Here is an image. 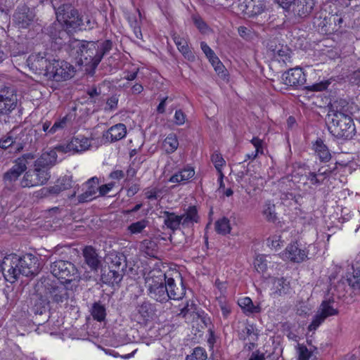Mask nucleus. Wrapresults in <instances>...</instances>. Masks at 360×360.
<instances>
[{
  "instance_id": "f257e3e1",
  "label": "nucleus",
  "mask_w": 360,
  "mask_h": 360,
  "mask_svg": "<svg viewBox=\"0 0 360 360\" xmlns=\"http://www.w3.org/2000/svg\"><path fill=\"white\" fill-rule=\"evenodd\" d=\"M56 20L44 28V33L49 37L51 47L60 50L71 39L70 34L81 30L84 25L82 17L79 11L70 3L52 2Z\"/></svg>"
},
{
  "instance_id": "f03ea898",
  "label": "nucleus",
  "mask_w": 360,
  "mask_h": 360,
  "mask_svg": "<svg viewBox=\"0 0 360 360\" xmlns=\"http://www.w3.org/2000/svg\"><path fill=\"white\" fill-rule=\"evenodd\" d=\"M69 54L77 60L82 65L96 68L104 56L112 49V42L107 39L102 41H81L70 39L65 46Z\"/></svg>"
},
{
  "instance_id": "7ed1b4c3",
  "label": "nucleus",
  "mask_w": 360,
  "mask_h": 360,
  "mask_svg": "<svg viewBox=\"0 0 360 360\" xmlns=\"http://www.w3.org/2000/svg\"><path fill=\"white\" fill-rule=\"evenodd\" d=\"M41 269L38 257L32 254H25L12 261L5 278L11 283L15 282L20 275L29 277L37 275Z\"/></svg>"
},
{
  "instance_id": "20e7f679",
  "label": "nucleus",
  "mask_w": 360,
  "mask_h": 360,
  "mask_svg": "<svg viewBox=\"0 0 360 360\" xmlns=\"http://www.w3.org/2000/svg\"><path fill=\"white\" fill-rule=\"evenodd\" d=\"M326 122L328 131L337 139H351L356 134L355 125L350 115L327 114Z\"/></svg>"
},
{
  "instance_id": "39448f33",
  "label": "nucleus",
  "mask_w": 360,
  "mask_h": 360,
  "mask_svg": "<svg viewBox=\"0 0 360 360\" xmlns=\"http://www.w3.org/2000/svg\"><path fill=\"white\" fill-rule=\"evenodd\" d=\"M40 281L48 299L54 303H66L74 295V290L72 286L69 287L70 284L52 280L49 276L41 277Z\"/></svg>"
},
{
  "instance_id": "423d86ee",
  "label": "nucleus",
  "mask_w": 360,
  "mask_h": 360,
  "mask_svg": "<svg viewBox=\"0 0 360 360\" xmlns=\"http://www.w3.org/2000/svg\"><path fill=\"white\" fill-rule=\"evenodd\" d=\"M166 278L167 275L160 271L150 272L146 278V288L151 299L161 303L169 301Z\"/></svg>"
},
{
  "instance_id": "0eeeda50",
  "label": "nucleus",
  "mask_w": 360,
  "mask_h": 360,
  "mask_svg": "<svg viewBox=\"0 0 360 360\" xmlns=\"http://www.w3.org/2000/svg\"><path fill=\"white\" fill-rule=\"evenodd\" d=\"M50 271L53 276L58 280H64L63 283L70 284L79 277L75 265L70 261L57 260L50 265Z\"/></svg>"
},
{
  "instance_id": "6e6552de",
  "label": "nucleus",
  "mask_w": 360,
  "mask_h": 360,
  "mask_svg": "<svg viewBox=\"0 0 360 360\" xmlns=\"http://www.w3.org/2000/svg\"><path fill=\"white\" fill-rule=\"evenodd\" d=\"M74 75V68L65 60H56L53 58L46 79L56 82L65 81Z\"/></svg>"
},
{
  "instance_id": "1a4fd4ad",
  "label": "nucleus",
  "mask_w": 360,
  "mask_h": 360,
  "mask_svg": "<svg viewBox=\"0 0 360 360\" xmlns=\"http://www.w3.org/2000/svg\"><path fill=\"white\" fill-rule=\"evenodd\" d=\"M34 155L32 153H26L17 158L13 167L4 173L3 179L6 185H11L17 181L19 176L27 169L30 161L34 160Z\"/></svg>"
},
{
  "instance_id": "9d476101",
  "label": "nucleus",
  "mask_w": 360,
  "mask_h": 360,
  "mask_svg": "<svg viewBox=\"0 0 360 360\" xmlns=\"http://www.w3.org/2000/svg\"><path fill=\"white\" fill-rule=\"evenodd\" d=\"M51 177L50 172L34 167L33 169L25 171V173L20 180L22 188H30L44 185Z\"/></svg>"
},
{
  "instance_id": "9b49d317",
  "label": "nucleus",
  "mask_w": 360,
  "mask_h": 360,
  "mask_svg": "<svg viewBox=\"0 0 360 360\" xmlns=\"http://www.w3.org/2000/svg\"><path fill=\"white\" fill-rule=\"evenodd\" d=\"M314 6V0H297L287 13L294 22L299 23L310 17Z\"/></svg>"
},
{
  "instance_id": "f8f14e48",
  "label": "nucleus",
  "mask_w": 360,
  "mask_h": 360,
  "mask_svg": "<svg viewBox=\"0 0 360 360\" xmlns=\"http://www.w3.org/2000/svg\"><path fill=\"white\" fill-rule=\"evenodd\" d=\"M52 59V56L46 52L38 53L30 55L27 59V63L31 70L46 77Z\"/></svg>"
},
{
  "instance_id": "ddd939ff",
  "label": "nucleus",
  "mask_w": 360,
  "mask_h": 360,
  "mask_svg": "<svg viewBox=\"0 0 360 360\" xmlns=\"http://www.w3.org/2000/svg\"><path fill=\"white\" fill-rule=\"evenodd\" d=\"M267 51L270 56L285 65L292 61V51L287 46L278 42L276 39L270 40L267 44Z\"/></svg>"
},
{
  "instance_id": "4468645a",
  "label": "nucleus",
  "mask_w": 360,
  "mask_h": 360,
  "mask_svg": "<svg viewBox=\"0 0 360 360\" xmlns=\"http://www.w3.org/2000/svg\"><path fill=\"white\" fill-rule=\"evenodd\" d=\"M18 99L15 90L6 87L0 91V114L9 115L18 107Z\"/></svg>"
},
{
  "instance_id": "2eb2a0df",
  "label": "nucleus",
  "mask_w": 360,
  "mask_h": 360,
  "mask_svg": "<svg viewBox=\"0 0 360 360\" xmlns=\"http://www.w3.org/2000/svg\"><path fill=\"white\" fill-rule=\"evenodd\" d=\"M34 12L25 5L18 6L13 15V21L20 29L28 28L35 20Z\"/></svg>"
},
{
  "instance_id": "dca6fc26",
  "label": "nucleus",
  "mask_w": 360,
  "mask_h": 360,
  "mask_svg": "<svg viewBox=\"0 0 360 360\" xmlns=\"http://www.w3.org/2000/svg\"><path fill=\"white\" fill-rule=\"evenodd\" d=\"M91 146L88 138L82 135L74 136L66 145H60L56 146V149L60 153H79L84 151Z\"/></svg>"
},
{
  "instance_id": "f3484780",
  "label": "nucleus",
  "mask_w": 360,
  "mask_h": 360,
  "mask_svg": "<svg viewBox=\"0 0 360 360\" xmlns=\"http://www.w3.org/2000/svg\"><path fill=\"white\" fill-rule=\"evenodd\" d=\"M333 301L331 300H325L322 302L317 314L314 316L311 324L309 326L308 328L309 330H316L326 318L338 314V311L333 307Z\"/></svg>"
},
{
  "instance_id": "a211bd4d",
  "label": "nucleus",
  "mask_w": 360,
  "mask_h": 360,
  "mask_svg": "<svg viewBox=\"0 0 360 360\" xmlns=\"http://www.w3.org/2000/svg\"><path fill=\"white\" fill-rule=\"evenodd\" d=\"M176 280L174 278L167 277L166 278L167 290L169 294V300H179L186 294V288L184 285L182 278L179 274L176 273Z\"/></svg>"
},
{
  "instance_id": "6ab92c4d",
  "label": "nucleus",
  "mask_w": 360,
  "mask_h": 360,
  "mask_svg": "<svg viewBox=\"0 0 360 360\" xmlns=\"http://www.w3.org/2000/svg\"><path fill=\"white\" fill-rule=\"evenodd\" d=\"M283 83L289 86L298 87L303 85L306 82L305 75L302 68H291L284 72L282 75Z\"/></svg>"
},
{
  "instance_id": "aec40b11",
  "label": "nucleus",
  "mask_w": 360,
  "mask_h": 360,
  "mask_svg": "<svg viewBox=\"0 0 360 360\" xmlns=\"http://www.w3.org/2000/svg\"><path fill=\"white\" fill-rule=\"evenodd\" d=\"M99 179L96 176L89 179L83 184L85 191L77 196V203L90 202L96 198Z\"/></svg>"
},
{
  "instance_id": "412c9836",
  "label": "nucleus",
  "mask_w": 360,
  "mask_h": 360,
  "mask_svg": "<svg viewBox=\"0 0 360 360\" xmlns=\"http://www.w3.org/2000/svg\"><path fill=\"white\" fill-rule=\"evenodd\" d=\"M57 152H58V150L56 147L53 149H50L49 150L42 153L40 157L34 161V167L46 170V172H50V169L55 165L57 162Z\"/></svg>"
},
{
  "instance_id": "4be33fe9",
  "label": "nucleus",
  "mask_w": 360,
  "mask_h": 360,
  "mask_svg": "<svg viewBox=\"0 0 360 360\" xmlns=\"http://www.w3.org/2000/svg\"><path fill=\"white\" fill-rule=\"evenodd\" d=\"M84 262L93 271H97L101 265V260L97 251L92 246H86L83 249Z\"/></svg>"
},
{
  "instance_id": "5701e85b",
  "label": "nucleus",
  "mask_w": 360,
  "mask_h": 360,
  "mask_svg": "<svg viewBox=\"0 0 360 360\" xmlns=\"http://www.w3.org/2000/svg\"><path fill=\"white\" fill-rule=\"evenodd\" d=\"M283 255L291 262L297 263L303 262L307 257L305 250L300 249L297 243L288 245Z\"/></svg>"
},
{
  "instance_id": "b1692460",
  "label": "nucleus",
  "mask_w": 360,
  "mask_h": 360,
  "mask_svg": "<svg viewBox=\"0 0 360 360\" xmlns=\"http://www.w3.org/2000/svg\"><path fill=\"white\" fill-rule=\"evenodd\" d=\"M137 313L135 315L136 321L141 324L146 325L153 319L154 311L152 304L148 302H143L136 307Z\"/></svg>"
},
{
  "instance_id": "393cba45",
  "label": "nucleus",
  "mask_w": 360,
  "mask_h": 360,
  "mask_svg": "<svg viewBox=\"0 0 360 360\" xmlns=\"http://www.w3.org/2000/svg\"><path fill=\"white\" fill-rule=\"evenodd\" d=\"M127 134V128L124 124L119 123L112 126L103 134V139L108 142H115L123 139Z\"/></svg>"
},
{
  "instance_id": "a878e982",
  "label": "nucleus",
  "mask_w": 360,
  "mask_h": 360,
  "mask_svg": "<svg viewBox=\"0 0 360 360\" xmlns=\"http://www.w3.org/2000/svg\"><path fill=\"white\" fill-rule=\"evenodd\" d=\"M172 39L178 50L181 53L184 57L188 61H194L195 57L188 46L187 39L176 34L172 35Z\"/></svg>"
},
{
  "instance_id": "bb28decb",
  "label": "nucleus",
  "mask_w": 360,
  "mask_h": 360,
  "mask_svg": "<svg viewBox=\"0 0 360 360\" xmlns=\"http://www.w3.org/2000/svg\"><path fill=\"white\" fill-rule=\"evenodd\" d=\"M124 275V271L118 269L115 270L114 269L110 268L107 272L104 271L101 274V280L103 283L109 285H119L123 278Z\"/></svg>"
},
{
  "instance_id": "cd10ccee",
  "label": "nucleus",
  "mask_w": 360,
  "mask_h": 360,
  "mask_svg": "<svg viewBox=\"0 0 360 360\" xmlns=\"http://www.w3.org/2000/svg\"><path fill=\"white\" fill-rule=\"evenodd\" d=\"M270 281L272 284L271 290L272 293L275 295H285L289 292L290 285V282L283 277L281 278H270Z\"/></svg>"
},
{
  "instance_id": "c85d7f7f",
  "label": "nucleus",
  "mask_w": 360,
  "mask_h": 360,
  "mask_svg": "<svg viewBox=\"0 0 360 360\" xmlns=\"http://www.w3.org/2000/svg\"><path fill=\"white\" fill-rule=\"evenodd\" d=\"M109 268L114 269L115 270H120L125 273L127 264L126 257L123 253L111 252L108 257Z\"/></svg>"
},
{
  "instance_id": "c756f323",
  "label": "nucleus",
  "mask_w": 360,
  "mask_h": 360,
  "mask_svg": "<svg viewBox=\"0 0 360 360\" xmlns=\"http://www.w3.org/2000/svg\"><path fill=\"white\" fill-rule=\"evenodd\" d=\"M182 217L181 226L183 227H191L194 223H198L200 217L195 206H190L186 212L180 215Z\"/></svg>"
},
{
  "instance_id": "7c9ffc66",
  "label": "nucleus",
  "mask_w": 360,
  "mask_h": 360,
  "mask_svg": "<svg viewBox=\"0 0 360 360\" xmlns=\"http://www.w3.org/2000/svg\"><path fill=\"white\" fill-rule=\"evenodd\" d=\"M162 217L164 218V224L167 229L175 231L178 230L181 225L182 217L174 212L164 211Z\"/></svg>"
},
{
  "instance_id": "2f4dec72",
  "label": "nucleus",
  "mask_w": 360,
  "mask_h": 360,
  "mask_svg": "<svg viewBox=\"0 0 360 360\" xmlns=\"http://www.w3.org/2000/svg\"><path fill=\"white\" fill-rule=\"evenodd\" d=\"M352 271L347 273V282L355 295H360V269L352 267Z\"/></svg>"
},
{
  "instance_id": "473e14b6",
  "label": "nucleus",
  "mask_w": 360,
  "mask_h": 360,
  "mask_svg": "<svg viewBox=\"0 0 360 360\" xmlns=\"http://www.w3.org/2000/svg\"><path fill=\"white\" fill-rule=\"evenodd\" d=\"M266 8V0H250L246 5L248 14L250 17H256L262 14Z\"/></svg>"
},
{
  "instance_id": "72a5a7b5",
  "label": "nucleus",
  "mask_w": 360,
  "mask_h": 360,
  "mask_svg": "<svg viewBox=\"0 0 360 360\" xmlns=\"http://www.w3.org/2000/svg\"><path fill=\"white\" fill-rule=\"evenodd\" d=\"M349 103L345 99H338L330 103L328 114L349 115Z\"/></svg>"
},
{
  "instance_id": "f704fd0d",
  "label": "nucleus",
  "mask_w": 360,
  "mask_h": 360,
  "mask_svg": "<svg viewBox=\"0 0 360 360\" xmlns=\"http://www.w3.org/2000/svg\"><path fill=\"white\" fill-rule=\"evenodd\" d=\"M18 129H14L15 131V151H20L23 148L31 141L30 131L27 129H21L19 133L17 134Z\"/></svg>"
},
{
  "instance_id": "c9c22d12",
  "label": "nucleus",
  "mask_w": 360,
  "mask_h": 360,
  "mask_svg": "<svg viewBox=\"0 0 360 360\" xmlns=\"http://www.w3.org/2000/svg\"><path fill=\"white\" fill-rule=\"evenodd\" d=\"M238 305L243 309L246 314H259L261 307L259 304L255 305L252 300L248 297H243L238 300Z\"/></svg>"
},
{
  "instance_id": "e433bc0d",
  "label": "nucleus",
  "mask_w": 360,
  "mask_h": 360,
  "mask_svg": "<svg viewBox=\"0 0 360 360\" xmlns=\"http://www.w3.org/2000/svg\"><path fill=\"white\" fill-rule=\"evenodd\" d=\"M195 174V171L192 167L184 168L177 173L173 174L169 181L172 183L185 182L192 178Z\"/></svg>"
},
{
  "instance_id": "4c0bfd02",
  "label": "nucleus",
  "mask_w": 360,
  "mask_h": 360,
  "mask_svg": "<svg viewBox=\"0 0 360 360\" xmlns=\"http://www.w3.org/2000/svg\"><path fill=\"white\" fill-rule=\"evenodd\" d=\"M314 149L319 158L322 162H328L331 158V155L327 146L321 139H318L314 144Z\"/></svg>"
},
{
  "instance_id": "58836bf2",
  "label": "nucleus",
  "mask_w": 360,
  "mask_h": 360,
  "mask_svg": "<svg viewBox=\"0 0 360 360\" xmlns=\"http://www.w3.org/2000/svg\"><path fill=\"white\" fill-rule=\"evenodd\" d=\"M163 147L167 153H174L179 147V141L175 134L171 133L163 141Z\"/></svg>"
},
{
  "instance_id": "ea45409f",
  "label": "nucleus",
  "mask_w": 360,
  "mask_h": 360,
  "mask_svg": "<svg viewBox=\"0 0 360 360\" xmlns=\"http://www.w3.org/2000/svg\"><path fill=\"white\" fill-rule=\"evenodd\" d=\"M49 302L48 297H37L32 307L33 312L36 314H43L49 309Z\"/></svg>"
},
{
  "instance_id": "a19ab883",
  "label": "nucleus",
  "mask_w": 360,
  "mask_h": 360,
  "mask_svg": "<svg viewBox=\"0 0 360 360\" xmlns=\"http://www.w3.org/2000/svg\"><path fill=\"white\" fill-rule=\"evenodd\" d=\"M91 314L95 320L103 321L106 316L105 306L101 302H94L91 308Z\"/></svg>"
},
{
  "instance_id": "79ce46f5",
  "label": "nucleus",
  "mask_w": 360,
  "mask_h": 360,
  "mask_svg": "<svg viewBox=\"0 0 360 360\" xmlns=\"http://www.w3.org/2000/svg\"><path fill=\"white\" fill-rule=\"evenodd\" d=\"M262 214L269 222H275L276 221L277 217L275 210V205L271 203L270 200L265 202L263 206Z\"/></svg>"
},
{
  "instance_id": "37998d69",
  "label": "nucleus",
  "mask_w": 360,
  "mask_h": 360,
  "mask_svg": "<svg viewBox=\"0 0 360 360\" xmlns=\"http://www.w3.org/2000/svg\"><path fill=\"white\" fill-rule=\"evenodd\" d=\"M239 338L243 340L256 341L258 338V335L252 325H247L240 333Z\"/></svg>"
},
{
  "instance_id": "c03bdc74",
  "label": "nucleus",
  "mask_w": 360,
  "mask_h": 360,
  "mask_svg": "<svg viewBox=\"0 0 360 360\" xmlns=\"http://www.w3.org/2000/svg\"><path fill=\"white\" fill-rule=\"evenodd\" d=\"M216 231L221 235H226L231 231L230 221L226 217H223L215 222Z\"/></svg>"
},
{
  "instance_id": "a18cd8bd",
  "label": "nucleus",
  "mask_w": 360,
  "mask_h": 360,
  "mask_svg": "<svg viewBox=\"0 0 360 360\" xmlns=\"http://www.w3.org/2000/svg\"><path fill=\"white\" fill-rule=\"evenodd\" d=\"M157 248V243L150 239L143 240L140 245V250L149 256L154 255Z\"/></svg>"
},
{
  "instance_id": "49530a36",
  "label": "nucleus",
  "mask_w": 360,
  "mask_h": 360,
  "mask_svg": "<svg viewBox=\"0 0 360 360\" xmlns=\"http://www.w3.org/2000/svg\"><path fill=\"white\" fill-rule=\"evenodd\" d=\"M149 224V221L146 219H143L140 221L134 222L131 224L128 228L127 230L131 233V234H137L141 233L146 227H147Z\"/></svg>"
},
{
  "instance_id": "de8ad7c7",
  "label": "nucleus",
  "mask_w": 360,
  "mask_h": 360,
  "mask_svg": "<svg viewBox=\"0 0 360 360\" xmlns=\"http://www.w3.org/2000/svg\"><path fill=\"white\" fill-rule=\"evenodd\" d=\"M207 354L206 350L201 347H195L191 354L186 356L185 360H206Z\"/></svg>"
},
{
  "instance_id": "09e8293b",
  "label": "nucleus",
  "mask_w": 360,
  "mask_h": 360,
  "mask_svg": "<svg viewBox=\"0 0 360 360\" xmlns=\"http://www.w3.org/2000/svg\"><path fill=\"white\" fill-rule=\"evenodd\" d=\"M15 131H10L7 136L0 140V148L7 149L11 148L15 150Z\"/></svg>"
},
{
  "instance_id": "8fccbe9b",
  "label": "nucleus",
  "mask_w": 360,
  "mask_h": 360,
  "mask_svg": "<svg viewBox=\"0 0 360 360\" xmlns=\"http://www.w3.org/2000/svg\"><path fill=\"white\" fill-rule=\"evenodd\" d=\"M61 191H63L61 187H60L58 184L56 182V184L54 186L49 187H44L39 191V193L42 197H49V195H58Z\"/></svg>"
},
{
  "instance_id": "3c124183",
  "label": "nucleus",
  "mask_w": 360,
  "mask_h": 360,
  "mask_svg": "<svg viewBox=\"0 0 360 360\" xmlns=\"http://www.w3.org/2000/svg\"><path fill=\"white\" fill-rule=\"evenodd\" d=\"M254 264L256 270L259 273H263L267 269V260L264 255L257 256Z\"/></svg>"
},
{
  "instance_id": "603ef678",
  "label": "nucleus",
  "mask_w": 360,
  "mask_h": 360,
  "mask_svg": "<svg viewBox=\"0 0 360 360\" xmlns=\"http://www.w3.org/2000/svg\"><path fill=\"white\" fill-rule=\"evenodd\" d=\"M298 360H309L312 352L304 345L298 344L297 347Z\"/></svg>"
},
{
  "instance_id": "864d4df0",
  "label": "nucleus",
  "mask_w": 360,
  "mask_h": 360,
  "mask_svg": "<svg viewBox=\"0 0 360 360\" xmlns=\"http://www.w3.org/2000/svg\"><path fill=\"white\" fill-rule=\"evenodd\" d=\"M211 160L213 162L217 171L218 172H222L221 168L225 164V160L221 155L217 152H214L211 157Z\"/></svg>"
},
{
  "instance_id": "5fc2aeb1",
  "label": "nucleus",
  "mask_w": 360,
  "mask_h": 360,
  "mask_svg": "<svg viewBox=\"0 0 360 360\" xmlns=\"http://www.w3.org/2000/svg\"><path fill=\"white\" fill-rule=\"evenodd\" d=\"M57 183L59 186L61 187L62 191H65L72 187V178L68 176H65L58 179Z\"/></svg>"
},
{
  "instance_id": "6e6d98bb",
  "label": "nucleus",
  "mask_w": 360,
  "mask_h": 360,
  "mask_svg": "<svg viewBox=\"0 0 360 360\" xmlns=\"http://www.w3.org/2000/svg\"><path fill=\"white\" fill-rule=\"evenodd\" d=\"M67 123V117H63V119L55 122L53 125L50 128L49 130V133L50 134H54L57 131L63 129L66 126Z\"/></svg>"
},
{
  "instance_id": "4d7b16f0",
  "label": "nucleus",
  "mask_w": 360,
  "mask_h": 360,
  "mask_svg": "<svg viewBox=\"0 0 360 360\" xmlns=\"http://www.w3.org/2000/svg\"><path fill=\"white\" fill-rule=\"evenodd\" d=\"M282 243L281 236H273L271 237L268 238L267 239V245L268 246L271 247V248H274L275 250H277L278 248H281Z\"/></svg>"
},
{
  "instance_id": "13d9d810",
  "label": "nucleus",
  "mask_w": 360,
  "mask_h": 360,
  "mask_svg": "<svg viewBox=\"0 0 360 360\" xmlns=\"http://www.w3.org/2000/svg\"><path fill=\"white\" fill-rule=\"evenodd\" d=\"M118 97L116 95L112 96L106 101L105 110H115L117 108Z\"/></svg>"
},
{
  "instance_id": "bf43d9fd",
  "label": "nucleus",
  "mask_w": 360,
  "mask_h": 360,
  "mask_svg": "<svg viewBox=\"0 0 360 360\" xmlns=\"http://www.w3.org/2000/svg\"><path fill=\"white\" fill-rule=\"evenodd\" d=\"M296 1L297 0H276V2L287 13Z\"/></svg>"
},
{
  "instance_id": "052dcab7",
  "label": "nucleus",
  "mask_w": 360,
  "mask_h": 360,
  "mask_svg": "<svg viewBox=\"0 0 360 360\" xmlns=\"http://www.w3.org/2000/svg\"><path fill=\"white\" fill-rule=\"evenodd\" d=\"M174 123L176 125H182L186 121V115L181 110H177L174 114Z\"/></svg>"
},
{
  "instance_id": "680f3d73",
  "label": "nucleus",
  "mask_w": 360,
  "mask_h": 360,
  "mask_svg": "<svg viewBox=\"0 0 360 360\" xmlns=\"http://www.w3.org/2000/svg\"><path fill=\"white\" fill-rule=\"evenodd\" d=\"M307 180H309L313 185H319L323 183V179H321L318 173L309 172L307 176Z\"/></svg>"
},
{
  "instance_id": "e2e57ef3",
  "label": "nucleus",
  "mask_w": 360,
  "mask_h": 360,
  "mask_svg": "<svg viewBox=\"0 0 360 360\" xmlns=\"http://www.w3.org/2000/svg\"><path fill=\"white\" fill-rule=\"evenodd\" d=\"M335 169V167L333 168L330 167V166H328L327 167H321L319 169L317 173L321 179H323V180L328 177L330 174L333 172V170Z\"/></svg>"
},
{
  "instance_id": "0e129e2a",
  "label": "nucleus",
  "mask_w": 360,
  "mask_h": 360,
  "mask_svg": "<svg viewBox=\"0 0 360 360\" xmlns=\"http://www.w3.org/2000/svg\"><path fill=\"white\" fill-rule=\"evenodd\" d=\"M250 142L252 143V144L255 148V153H257L258 154H259V153L262 154L263 153V148H262L263 141H262V140H261L258 137H254L250 141Z\"/></svg>"
},
{
  "instance_id": "69168bd1",
  "label": "nucleus",
  "mask_w": 360,
  "mask_h": 360,
  "mask_svg": "<svg viewBox=\"0 0 360 360\" xmlns=\"http://www.w3.org/2000/svg\"><path fill=\"white\" fill-rule=\"evenodd\" d=\"M220 309L222 312L223 316L227 318L231 313V307L225 301L219 300V302Z\"/></svg>"
},
{
  "instance_id": "338daca9",
  "label": "nucleus",
  "mask_w": 360,
  "mask_h": 360,
  "mask_svg": "<svg viewBox=\"0 0 360 360\" xmlns=\"http://www.w3.org/2000/svg\"><path fill=\"white\" fill-rule=\"evenodd\" d=\"M349 80L354 84H360V69L354 71L352 74L348 76Z\"/></svg>"
},
{
  "instance_id": "774afa93",
  "label": "nucleus",
  "mask_w": 360,
  "mask_h": 360,
  "mask_svg": "<svg viewBox=\"0 0 360 360\" xmlns=\"http://www.w3.org/2000/svg\"><path fill=\"white\" fill-rule=\"evenodd\" d=\"M115 186L113 183L102 185L98 187L99 191V196H103L106 195Z\"/></svg>"
}]
</instances>
